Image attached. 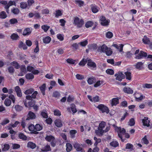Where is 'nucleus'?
<instances>
[{
	"label": "nucleus",
	"mask_w": 152,
	"mask_h": 152,
	"mask_svg": "<svg viewBox=\"0 0 152 152\" xmlns=\"http://www.w3.org/2000/svg\"><path fill=\"white\" fill-rule=\"evenodd\" d=\"M110 129L109 126H106V123L104 121H102L99 124L98 129L96 130L95 133L97 135L100 136L104 133L108 131Z\"/></svg>",
	"instance_id": "f257e3e1"
},
{
	"label": "nucleus",
	"mask_w": 152,
	"mask_h": 152,
	"mask_svg": "<svg viewBox=\"0 0 152 152\" xmlns=\"http://www.w3.org/2000/svg\"><path fill=\"white\" fill-rule=\"evenodd\" d=\"M113 127H114L115 129V131L117 132L118 134V137L121 139L122 142H124L125 140L124 139H122V136L123 135L125 134V137L128 138H129L130 136L129 134L125 133L126 130L125 129L123 128H121V127H118L115 126V125L113 124Z\"/></svg>",
	"instance_id": "f03ea898"
},
{
	"label": "nucleus",
	"mask_w": 152,
	"mask_h": 152,
	"mask_svg": "<svg viewBox=\"0 0 152 152\" xmlns=\"http://www.w3.org/2000/svg\"><path fill=\"white\" fill-rule=\"evenodd\" d=\"M98 50L100 52L105 53L107 56H110L112 53V51L110 48H108L106 45L104 44L99 47Z\"/></svg>",
	"instance_id": "7ed1b4c3"
},
{
	"label": "nucleus",
	"mask_w": 152,
	"mask_h": 152,
	"mask_svg": "<svg viewBox=\"0 0 152 152\" xmlns=\"http://www.w3.org/2000/svg\"><path fill=\"white\" fill-rule=\"evenodd\" d=\"M84 23L83 20L78 17H75L74 18L73 24L77 27H81Z\"/></svg>",
	"instance_id": "20e7f679"
},
{
	"label": "nucleus",
	"mask_w": 152,
	"mask_h": 152,
	"mask_svg": "<svg viewBox=\"0 0 152 152\" xmlns=\"http://www.w3.org/2000/svg\"><path fill=\"white\" fill-rule=\"evenodd\" d=\"M97 107L102 113H106L107 114H108L109 112V110L108 107L103 104H99Z\"/></svg>",
	"instance_id": "39448f33"
},
{
	"label": "nucleus",
	"mask_w": 152,
	"mask_h": 152,
	"mask_svg": "<svg viewBox=\"0 0 152 152\" xmlns=\"http://www.w3.org/2000/svg\"><path fill=\"white\" fill-rule=\"evenodd\" d=\"M100 21L101 24L103 26H107L109 24L110 22V20L106 19L105 17L101 16L100 18Z\"/></svg>",
	"instance_id": "423d86ee"
},
{
	"label": "nucleus",
	"mask_w": 152,
	"mask_h": 152,
	"mask_svg": "<svg viewBox=\"0 0 152 152\" xmlns=\"http://www.w3.org/2000/svg\"><path fill=\"white\" fill-rule=\"evenodd\" d=\"M45 139L47 141L51 142V145L52 146L54 147L55 146L56 142L53 137L51 135H47L45 137Z\"/></svg>",
	"instance_id": "0eeeda50"
},
{
	"label": "nucleus",
	"mask_w": 152,
	"mask_h": 152,
	"mask_svg": "<svg viewBox=\"0 0 152 152\" xmlns=\"http://www.w3.org/2000/svg\"><path fill=\"white\" fill-rule=\"evenodd\" d=\"M115 76L116 77V79L120 81H121L122 79L125 77L124 75L121 72H118L117 73L115 74Z\"/></svg>",
	"instance_id": "6e6552de"
},
{
	"label": "nucleus",
	"mask_w": 152,
	"mask_h": 152,
	"mask_svg": "<svg viewBox=\"0 0 152 152\" xmlns=\"http://www.w3.org/2000/svg\"><path fill=\"white\" fill-rule=\"evenodd\" d=\"M87 65L89 68L92 69H95L96 68V64L90 59L88 60Z\"/></svg>",
	"instance_id": "1a4fd4ad"
},
{
	"label": "nucleus",
	"mask_w": 152,
	"mask_h": 152,
	"mask_svg": "<svg viewBox=\"0 0 152 152\" xmlns=\"http://www.w3.org/2000/svg\"><path fill=\"white\" fill-rule=\"evenodd\" d=\"M14 5L15 6V2L14 1H10L8 3H7V5L5 6L4 8L7 13L9 14V7Z\"/></svg>",
	"instance_id": "9d476101"
},
{
	"label": "nucleus",
	"mask_w": 152,
	"mask_h": 152,
	"mask_svg": "<svg viewBox=\"0 0 152 152\" xmlns=\"http://www.w3.org/2000/svg\"><path fill=\"white\" fill-rule=\"evenodd\" d=\"M74 146L77 151L85 152V151L81 147V145L77 142H75L74 143Z\"/></svg>",
	"instance_id": "9b49d317"
},
{
	"label": "nucleus",
	"mask_w": 152,
	"mask_h": 152,
	"mask_svg": "<svg viewBox=\"0 0 152 152\" xmlns=\"http://www.w3.org/2000/svg\"><path fill=\"white\" fill-rule=\"evenodd\" d=\"M147 56V54L142 51H141L139 54L135 56V58L137 59L142 58L143 57H145Z\"/></svg>",
	"instance_id": "f8f14e48"
},
{
	"label": "nucleus",
	"mask_w": 152,
	"mask_h": 152,
	"mask_svg": "<svg viewBox=\"0 0 152 152\" xmlns=\"http://www.w3.org/2000/svg\"><path fill=\"white\" fill-rule=\"evenodd\" d=\"M142 121L143 125L147 127L150 126V121L148 117H145Z\"/></svg>",
	"instance_id": "ddd939ff"
},
{
	"label": "nucleus",
	"mask_w": 152,
	"mask_h": 152,
	"mask_svg": "<svg viewBox=\"0 0 152 152\" xmlns=\"http://www.w3.org/2000/svg\"><path fill=\"white\" fill-rule=\"evenodd\" d=\"M88 98L90 101L92 102H99V97L97 96H96L92 98L91 96L88 95Z\"/></svg>",
	"instance_id": "4468645a"
},
{
	"label": "nucleus",
	"mask_w": 152,
	"mask_h": 152,
	"mask_svg": "<svg viewBox=\"0 0 152 152\" xmlns=\"http://www.w3.org/2000/svg\"><path fill=\"white\" fill-rule=\"evenodd\" d=\"M134 96L136 100L137 101H139L142 100L144 97L141 94L138 93H135L134 94Z\"/></svg>",
	"instance_id": "2eb2a0df"
},
{
	"label": "nucleus",
	"mask_w": 152,
	"mask_h": 152,
	"mask_svg": "<svg viewBox=\"0 0 152 152\" xmlns=\"http://www.w3.org/2000/svg\"><path fill=\"white\" fill-rule=\"evenodd\" d=\"M27 70L29 72H31L34 74H37L39 72L38 70L34 69L33 67L30 66L27 67Z\"/></svg>",
	"instance_id": "dca6fc26"
},
{
	"label": "nucleus",
	"mask_w": 152,
	"mask_h": 152,
	"mask_svg": "<svg viewBox=\"0 0 152 152\" xmlns=\"http://www.w3.org/2000/svg\"><path fill=\"white\" fill-rule=\"evenodd\" d=\"M110 103L112 106H116L119 103V99L118 98H113L110 101Z\"/></svg>",
	"instance_id": "f3484780"
},
{
	"label": "nucleus",
	"mask_w": 152,
	"mask_h": 152,
	"mask_svg": "<svg viewBox=\"0 0 152 152\" xmlns=\"http://www.w3.org/2000/svg\"><path fill=\"white\" fill-rule=\"evenodd\" d=\"M36 116L35 114L33 112H29L28 115V117L26 118V120H29V119H35Z\"/></svg>",
	"instance_id": "a211bd4d"
},
{
	"label": "nucleus",
	"mask_w": 152,
	"mask_h": 152,
	"mask_svg": "<svg viewBox=\"0 0 152 152\" xmlns=\"http://www.w3.org/2000/svg\"><path fill=\"white\" fill-rule=\"evenodd\" d=\"M15 90L17 96L18 97H21L22 96V93L20 88L18 86H17L15 88Z\"/></svg>",
	"instance_id": "6ab92c4d"
},
{
	"label": "nucleus",
	"mask_w": 152,
	"mask_h": 152,
	"mask_svg": "<svg viewBox=\"0 0 152 152\" xmlns=\"http://www.w3.org/2000/svg\"><path fill=\"white\" fill-rule=\"evenodd\" d=\"M31 28H27L23 30V34L24 36L28 35L31 33Z\"/></svg>",
	"instance_id": "aec40b11"
},
{
	"label": "nucleus",
	"mask_w": 152,
	"mask_h": 152,
	"mask_svg": "<svg viewBox=\"0 0 152 152\" xmlns=\"http://www.w3.org/2000/svg\"><path fill=\"white\" fill-rule=\"evenodd\" d=\"M123 91L125 93L128 94H132L133 93V91L130 88L128 87H125L123 88Z\"/></svg>",
	"instance_id": "412c9836"
},
{
	"label": "nucleus",
	"mask_w": 152,
	"mask_h": 152,
	"mask_svg": "<svg viewBox=\"0 0 152 152\" xmlns=\"http://www.w3.org/2000/svg\"><path fill=\"white\" fill-rule=\"evenodd\" d=\"M55 125L58 127H61L62 126L61 121L59 119H56L54 122Z\"/></svg>",
	"instance_id": "4be33fe9"
},
{
	"label": "nucleus",
	"mask_w": 152,
	"mask_h": 152,
	"mask_svg": "<svg viewBox=\"0 0 152 152\" xmlns=\"http://www.w3.org/2000/svg\"><path fill=\"white\" fill-rule=\"evenodd\" d=\"M113 46L119 50L120 52H122L123 48L124 46V45L123 44H119L118 45L115 44H113Z\"/></svg>",
	"instance_id": "5701e85b"
},
{
	"label": "nucleus",
	"mask_w": 152,
	"mask_h": 152,
	"mask_svg": "<svg viewBox=\"0 0 152 152\" xmlns=\"http://www.w3.org/2000/svg\"><path fill=\"white\" fill-rule=\"evenodd\" d=\"M24 104L26 107H27L28 106L30 107H32L34 106V100H32L28 102L27 104V103L26 101V102H24Z\"/></svg>",
	"instance_id": "b1692460"
},
{
	"label": "nucleus",
	"mask_w": 152,
	"mask_h": 152,
	"mask_svg": "<svg viewBox=\"0 0 152 152\" xmlns=\"http://www.w3.org/2000/svg\"><path fill=\"white\" fill-rule=\"evenodd\" d=\"M126 79L129 80H130L132 77L131 72L129 71H127L124 72Z\"/></svg>",
	"instance_id": "393cba45"
},
{
	"label": "nucleus",
	"mask_w": 152,
	"mask_h": 152,
	"mask_svg": "<svg viewBox=\"0 0 152 152\" xmlns=\"http://www.w3.org/2000/svg\"><path fill=\"white\" fill-rule=\"evenodd\" d=\"M92 12L94 13L97 12L99 10V7L94 5H92L91 6Z\"/></svg>",
	"instance_id": "a878e982"
},
{
	"label": "nucleus",
	"mask_w": 152,
	"mask_h": 152,
	"mask_svg": "<svg viewBox=\"0 0 152 152\" xmlns=\"http://www.w3.org/2000/svg\"><path fill=\"white\" fill-rule=\"evenodd\" d=\"M51 40V38L49 36H47L44 37L43 39V42L45 44H47L49 43L50 42Z\"/></svg>",
	"instance_id": "bb28decb"
},
{
	"label": "nucleus",
	"mask_w": 152,
	"mask_h": 152,
	"mask_svg": "<svg viewBox=\"0 0 152 152\" xmlns=\"http://www.w3.org/2000/svg\"><path fill=\"white\" fill-rule=\"evenodd\" d=\"M66 61L69 64L75 65L76 64L77 62L76 60H73L72 58H68L66 60Z\"/></svg>",
	"instance_id": "cd10ccee"
},
{
	"label": "nucleus",
	"mask_w": 152,
	"mask_h": 152,
	"mask_svg": "<svg viewBox=\"0 0 152 152\" xmlns=\"http://www.w3.org/2000/svg\"><path fill=\"white\" fill-rule=\"evenodd\" d=\"M20 69L21 72L18 75L19 76H23L26 72L25 66H22L20 68Z\"/></svg>",
	"instance_id": "c85d7f7f"
},
{
	"label": "nucleus",
	"mask_w": 152,
	"mask_h": 152,
	"mask_svg": "<svg viewBox=\"0 0 152 152\" xmlns=\"http://www.w3.org/2000/svg\"><path fill=\"white\" fill-rule=\"evenodd\" d=\"M1 148L3 151H7L10 148V145L9 144H5L1 145Z\"/></svg>",
	"instance_id": "c756f323"
},
{
	"label": "nucleus",
	"mask_w": 152,
	"mask_h": 152,
	"mask_svg": "<svg viewBox=\"0 0 152 152\" xmlns=\"http://www.w3.org/2000/svg\"><path fill=\"white\" fill-rule=\"evenodd\" d=\"M11 66H14L15 68L18 69L20 68V66L17 62L16 61H13L10 64Z\"/></svg>",
	"instance_id": "7c9ffc66"
},
{
	"label": "nucleus",
	"mask_w": 152,
	"mask_h": 152,
	"mask_svg": "<svg viewBox=\"0 0 152 152\" xmlns=\"http://www.w3.org/2000/svg\"><path fill=\"white\" fill-rule=\"evenodd\" d=\"M104 83V81L102 80H98L94 84V86L95 87H97Z\"/></svg>",
	"instance_id": "2f4dec72"
},
{
	"label": "nucleus",
	"mask_w": 152,
	"mask_h": 152,
	"mask_svg": "<svg viewBox=\"0 0 152 152\" xmlns=\"http://www.w3.org/2000/svg\"><path fill=\"white\" fill-rule=\"evenodd\" d=\"M27 146L28 147L34 149L36 147V145L35 143L31 142H29L28 143Z\"/></svg>",
	"instance_id": "473e14b6"
},
{
	"label": "nucleus",
	"mask_w": 152,
	"mask_h": 152,
	"mask_svg": "<svg viewBox=\"0 0 152 152\" xmlns=\"http://www.w3.org/2000/svg\"><path fill=\"white\" fill-rule=\"evenodd\" d=\"M7 17V15L5 12L2 11L0 12V18L1 19H5Z\"/></svg>",
	"instance_id": "72a5a7b5"
},
{
	"label": "nucleus",
	"mask_w": 152,
	"mask_h": 152,
	"mask_svg": "<svg viewBox=\"0 0 152 152\" xmlns=\"http://www.w3.org/2000/svg\"><path fill=\"white\" fill-rule=\"evenodd\" d=\"M19 37L18 35L15 33L12 34L11 36V38L12 40H16L18 39Z\"/></svg>",
	"instance_id": "f704fd0d"
},
{
	"label": "nucleus",
	"mask_w": 152,
	"mask_h": 152,
	"mask_svg": "<svg viewBox=\"0 0 152 152\" xmlns=\"http://www.w3.org/2000/svg\"><path fill=\"white\" fill-rule=\"evenodd\" d=\"M96 79L94 77H90L88 79V82L89 84H91L96 82Z\"/></svg>",
	"instance_id": "c9c22d12"
},
{
	"label": "nucleus",
	"mask_w": 152,
	"mask_h": 152,
	"mask_svg": "<svg viewBox=\"0 0 152 152\" xmlns=\"http://www.w3.org/2000/svg\"><path fill=\"white\" fill-rule=\"evenodd\" d=\"M4 103L6 106H9L11 104V102L10 99L7 98L5 99Z\"/></svg>",
	"instance_id": "e433bc0d"
},
{
	"label": "nucleus",
	"mask_w": 152,
	"mask_h": 152,
	"mask_svg": "<svg viewBox=\"0 0 152 152\" xmlns=\"http://www.w3.org/2000/svg\"><path fill=\"white\" fill-rule=\"evenodd\" d=\"M45 87H46L45 84H44L41 86H40L39 88L42 93V94L43 95L45 94Z\"/></svg>",
	"instance_id": "4c0bfd02"
},
{
	"label": "nucleus",
	"mask_w": 152,
	"mask_h": 152,
	"mask_svg": "<svg viewBox=\"0 0 152 152\" xmlns=\"http://www.w3.org/2000/svg\"><path fill=\"white\" fill-rule=\"evenodd\" d=\"M26 78L28 80H31L33 79L34 76L32 73H28L26 75Z\"/></svg>",
	"instance_id": "58836bf2"
},
{
	"label": "nucleus",
	"mask_w": 152,
	"mask_h": 152,
	"mask_svg": "<svg viewBox=\"0 0 152 152\" xmlns=\"http://www.w3.org/2000/svg\"><path fill=\"white\" fill-rule=\"evenodd\" d=\"M66 150L67 152H69L72 149V145L69 143L66 144Z\"/></svg>",
	"instance_id": "ea45409f"
},
{
	"label": "nucleus",
	"mask_w": 152,
	"mask_h": 152,
	"mask_svg": "<svg viewBox=\"0 0 152 152\" xmlns=\"http://www.w3.org/2000/svg\"><path fill=\"white\" fill-rule=\"evenodd\" d=\"M93 24V23L91 21H88L85 24V26L86 28H88L91 27Z\"/></svg>",
	"instance_id": "a19ab883"
},
{
	"label": "nucleus",
	"mask_w": 152,
	"mask_h": 152,
	"mask_svg": "<svg viewBox=\"0 0 152 152\" xmlns=\"http://www.w3.org/2000/svg\"><path fill=\"white\" fill-rule=\"evenodd\" d=\"M58 39L60 41H62L64 39V36L62 34H58L56 35Z\"/></svg>",
	"instance_id": "79ce46f5"
},
{
	"label": "nucleus",
	"mask_w": 152,
	"mask_h": 152,
	"mask_svg": "<svg viewBox=\"0 0 152 152\" xmlns=\"http://www.w3.org/2000/svg\"><path fill=\"white\" fill-rule=\"evenodd\" d=\"M34 91V90L33 88H31L28 89L26 90L24 92V94H31Z\"/></svg>",
	"instance_id": "37998d69"
},
{
	"label": "nucleus",
	"mask_w": 152,
	"mask_h": 152,
	"mask_svg": "<svg viewBox=\"0 0 152 152\" xmlns=\"http://www.w3.org/2000/svg\"><path fill=\"white\" fill-rule=\"evenodd\" d=\"M19 137L20 139L23 140H26L27 139V137L23 133H20L19 134Z\"/></svg>",
	"instance_id": "c03bdc74"
},
{
	"label": "nucleus",
	"mask_w": 152,
	"mask_h": 152,
	"mask_svg": "<svg viewBox=\"0 0 152 152\" xmlns=\"http://www.w3.org/2000/svg\"><path fill=\"white\" fill-rule=\"evenodd\" d=\"M143 64L142 62H138L135 66L137 69H140L142 68Z\"/></svg>",
	"instance_id": "a18cd8bd"
},
{
	"label": "nucleus",
	"mask_w": 152,
	"mask_h": 152,
	"mask_svg": "<svg viewBox=\"0 0 152 152\" xmlns=\"http://www.w3.org/2000/svg\"><path fill=\"white\" fill-rule=\"evenodd\" d=\"M77 133V131L75 130H71L70 131L71 136L72 138H74L75 134Z\"/></svg>",
	"instance_id": "49530a36"
},
{
	"label": "nucleus",
	"mask_w": 152,
	"mask_h": 152,
	"mask_svg": "<svg viewBox=\"0 0 152 152\" xmlns=\"http://www.w3.org/2000/svg\"><path fill=\"white\" fill-rule=\"evenodd\" d=\"M113 33L110 31H108L106 33V37L108 38H111L113 36Z\"/></svg>",
	"instance_id": "de8ad7c7"
},
{
	"label": "nucleus",
	"mask_w": 152,
	"mask_h": 152,
	"mask_svg": "<svg viewBox=\"0 0 152 152\" xmlns=\"http://www.w3.org/2000/svg\"><path fill=\"white\" fill-rule=\"evenodd\" d=\"M142 41L145 44H148L150 42L149 39L146 36H144L142 39Z\"/></svg>",
	"instance_id": "09e8293b"
},
{
	"label": "nucleus",
	"mask_w": 152,
	"mask_h": 152,
	"mask_svg": "<svg viewBox=\"0 0 152 152\" xmlns=\"http://www.w3.org/2000/svg\"><path fill=\"white\" fill-rule=\"evenodd\" d=\"M41 28L45 32H46L50 28V26L46 25H43L41 26Z\"/></svg>",
	"instance_id": "8fccbe9b"
},
{
	"label": "nucleus",
	"mask_w": 152,
	"mask_h": 152,
	"mask_svg": "<svg viewBox=\"0 0 152 152\" xmlns=\"http://www.w3.org/2000/svg\"><path fill=\"white\" fill-rule=\"evenodd\" d=\"M71 109L73 113H76L77 111L76 109L75 108V104H72L71 105Z\"/></svg>",
	"instance_id": "3c124183"
},
{
	"label": "nucleus",
	"mask_w": 152,
	"mask_h": 152,
	"mask_svg": "<svg viewBox=\"0 0 152 152\" xmlns=\"http://www.w3.org/2000/svg\"><path fill=\"white\" fill-rule=\"evenodd\" d=\"M15 110L18 111H21L23 109V107L19 105H16L15 106Z\"/></svg>",
	"instance_id": "603ef678"
},
{
	"label": "nucleus",
	"mask_w": 152,
	"mask_h": 152,
	"mask_svg": "<svg viewBox=\"0 0 152 152\" xmlns=\"http://www.w3.org/2000/svg\"><path fill=\"white\" fill-rule=\"evenodd\" d=\"M110 145L114 147H116L118 146L119 144L118 142L116 141H113L110 143Z\"/></svg>",
	"instance_id": "864d4df0"
},
{
	"label": "nucleus",
	"mask_w": 152,
	"mask_h": 152,
	"mask_svg": "<svg viewBox=\"0 0 152 152\" xmlns=\"http://www.w3.org/2000/svg\"><path fill=\"white\" fill-rule=\"evenodd\" d=\"M35 129L37 131H39L42 129V127L39 124H37L35 126Z\"/></svg>",
	"instance_id": "5fc2aeb1"
},
{
	"label": "nucleus",
	"mask_w": 152,
	"mask_h": 152,
	"mask_svg": "<svg viewBox=\"0 0 152 152\" xmlns=\"http://www.w3.org/2000/svg\"><path fill=\"white\" fill-rule=\"evenodd\" d=\"M75 2L76 4L80 7L82 6L84 4V2L80 0H76L75 1Z\"/></svg>",
	"instance_id": "6e6d98bb"
},
{
	"label": "nucleus",
	"mask_w": 152,
	"mask_h": 152,
	"mask_svg": "<svg viewBox=\"0 0 152 152\" xmlns=\"http://www.w3.org/2000/svg\"><path fill=\"white\" fill-rule=\"evenodd\" d=\"M49 10L47 8H45L42 10V14L43 15H46L49 14Z\"/></svg>",
	"instance_id": "4d7b16f0"
},
{
	"label": "nucleus",
	"mask_w": 152,
	"mask_h": 152,
	"mask_svg": "<svg viewBox=\"0 0 152 152\" xmlns=\"http://www.w3.org/2000/svg\"><path fill=\"white\" fill-rule=\"evenodd\" d=\"M20 7L22 9H25L28 7V4L26 2H21L20 3Z\"/></svg>",
	"instance_id": "13d9d810"
},
{
	"label": "nucleus",
	"mask_w": 152,
	"mask_h": 152,
	"mask_svg": "<svg viewBox=\"0 0 152 152\" xmlns=\"http://www.w3.org/2000/svg\"><path fill=\"white\" fill-rule=\"evenodd\" d=\"M142 141L143 143L145 144H148L149 143V141L147 139L146 136H145L142 139Z\"/></svg>",
	"instance_id": "bf43d9fd"
},
{
	"label": "nucleus",
	"mask_w": 152,
	"mask_h": 152,
	"mask_svg": "<svg viewBox=\"0 0 152 152\" xmlns=\"http://www.w3.org/2000/svg\"><path fill=\"white\" fill-rule=\"evenodd\" d=\"M87 62V60H86L83 59L79 63V65L82 66H84L85 64H86V63Z\"/></svg>",
	"instance_id": "052dcab7"
},
{
	"label": "nucleus",
	"mask_w": 152,
	"mask_h": 152,
	"mask_svg": "<svg viewBox=\"0 0 152 152\" xmlns=\"http://www.w3.org/2000/svg\"><path fill=\"white\" fill-rule=\"evenodd\" d=\"M62 14V13L61 10H57L56 11L55 15L56 17H58L59 16H61Z\"/></svg>",
	"instance_id": "680f3d73"
},
{
	"label": "nucleus",
	"mask_w": 152,
	"mask_h": 152,
	"mask_svg": "<svg viewBox=\"0 0 152 152\" xmlns=\"http://www.w3.org/2000/svg\"><path fill=\"white\" fill-rule=\"evenodd\" d=\"M10 122V120L7 118H5L3 120L1 123V124L2 125H4Z\"/></svg>",
	"instance_id": "e2e57ef3"
},
{
	"label": "nucleus",
	"mask_w": 152,
	"mask_h": 152,
	"mask_svg": "<svg viewBox=\"0 0 152 152\" xmlns=\"http://www.w3.org/2000/svg\"><path fill=\"white\" fill-rule=\"evenodd\" d=\"M12 12L15 14H18L19 12V10L17 8H14L11 10Z\"/></svg>",
	"instance_id": "0e129e2a"
},
{
	"label": "nucleus",
	"mask_w": 152,
	"mask_h": 152,
	"mask_svg": "<svg viewBox=\"0 0 152 152\" xmlns=\"http://www.w3.org/2000/svg\"><path fill=\"white\" fill-rule=\"evenodd\" d=\"M9 99H11L12 102L14 103L15 101V98L14 95L11 94L9 96Z\"/></svg>",
	"instance_id": "69168bd1"
},
{
	"label": "nucleus",
	"mask_w": 152,
	"mask_h": 152,
	"mask_svg": "<svg viewBox=\"0 0 152 152\" xmlns=\"http://www.w3.org/2000/svg\"><path fill=\"white\" fill-rule=\"evenodd\" d=\"M54 115H55L59 116L61 115V112L58 110H55L54 111Z\"/></svg>",
	"instance_id": "338daca9"
},
{
	"label": "nucleus",
	"mask_w": 152,
	"mask_h": 152,
	"mask_svg": "<svg viewBox=\"0 0 152 152\" xmlns=\"http://www.w3.org/2000/svg\"><path fill=\"white\" fill-rule=\"evenodd\" d=\"M88 44V41L86 40L84 41L80 42L79 44L82 46H85Z\"/></svg>",
	"instance_id": "774afa93"
}]
</instances>
